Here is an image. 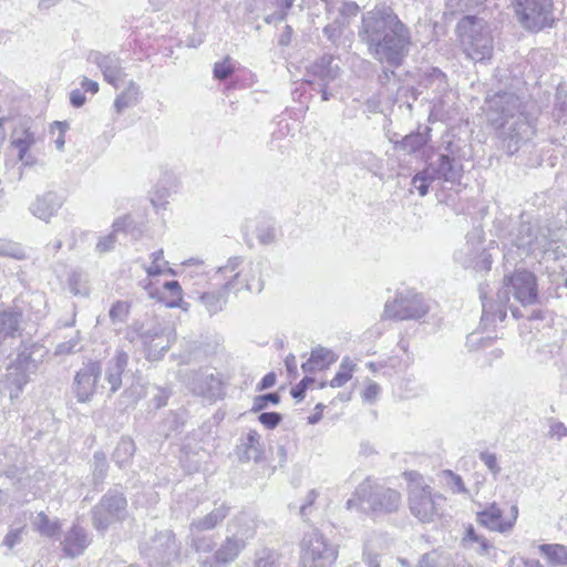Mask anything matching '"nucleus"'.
Listing matches in <instances>:
<instances>
[{
    "label": "nucleus",
    "instance_id": "nucleus-57",
    "mask_svg": "<svg viewBox=\"0 0 567 567\" xmlns=\"http://www.w3.org/2000/svg\"><path fill=\"white\" fill-rule=\"evenodd\" d=\"M257 238L258 240L264 244L268 245L275 241L276 239V231L272 226H261L257 229Z\"/></svg>",
    "mask_w": 567,
    "mask_h": 567
},
{
    "label": "nucleus",
    "instance_id": "nucleus-25",
    "mask_svg": "<svg viewBox=\"0 0 567 567\" xmlns=\"http://www.w3.org/2000/svg\"><path fill=\"white\" fill-rule=\"evenodd\" d=\"M90 544V538L85 529L74 525L64 535L61 545L66 556L74 558L81 555Z\"/></svg>",
    "mask_w": 567,
    "mask_h": 567
},
{
    "label": "nucleus",
    "instance_id": "nucleus-34",
    "mask_svg": "<svg viewBox=\"0 0 567 567\" xmlns=\"http://www.w3.org/2000/svg\"><path fill=\"white\" fill-rule=\"evenodd\" d=\"M231 526H235L236 530L233 532L230 536L236 537L237 539L244 538L245 547L247 546L248 540L254 538L256 534L254 523L246 515L236 516L229 524V528Z\"/></svg>",
    "mask_w": 567,
    "mask_h": 567
},
{
    "label": "nucleus",
    "instance_id": "nucleus-19",
    "mask_svg": "<svg viewBox=\"0 0 567 567\" xmlns=\"http://www.w3.org/2000/svg\"><path fill=\"white\" fill-rule=\"evenodd\" d=\"M245 549L244 538L237 539L230 535L225 538L219 548L215 550L210 560H204L203 565L209 567L227 566L235 561Z\"/></svg>",
    "mask_w": 567,
    "mask_h": 567
},
{
    "label": "nucleus",
    "instance_id": "nucleus-18",
    "mask_svg": "<svg viewBox=\"0 0 567 567\" xmlns=\"http://www.w3.org/2000/svg\"><path fill=\"white\" fill-rule=\"evenodd\" d=\"M128 364V354L117 349L115 354L109 359L104 368V381L109 385L110 394H114L122 388V375Z\"/></svg>",
    "mask_w": 567,
    "mask_h": 567
},
{
    "label": "nucleus",
    "instance_id": "nucleus-36",
    "mask_svg": "<svg viewBox=\"0 0 567 567\" xmlns=\"http://www.w3.org/2000/svg\"><path fill=\"white\" fill-rule=\"evenodd\" d=\"M282 555L272 548H261L255 553L252 567H282Z\"/></svg>",
    "mask_w": 567,
    "mask_h": 567
},
{
    "label": "nucleus",
    "instance_id": "nucleus-29",
    "mask_svg": "<svg viewBox=\"0 0 567 567\" xmlns=\"http://www.w3.org/2000/svg\"><path fill=\"white\" fill-rule=\"evenodd\" d=\"M237 450L241 461H259L262 454L259 433L256 430H250Z\"/></svg>",
    "mask_w": 567,
    "mask_h": 567
},
{
    "label": "nucleus",
    "instance_id": "nucleus-6",
    "mask_svg": "<svg viewBox=\"0 0 567 567\" xmlns=\"http://www.w3.org/2000/svg\"><path fill=\"white\" fill-rule=\"evenodd\" d=\"M127 517V499L117 488L109 489L91 511L92 525L100 533H105Z\"/></svg>",
    "mask_w": 567,
    "mask_h": 567
},
{
    "label": "nucleus",
    "instance_id": "nucleus-45",
    "mask_svg": "<svg viewBox=\"0 0 567 567\" xmlns=\"http://www.w3.org/2000/svg\"><path fill=\"white\" fill-rule=\"evenodd\" d=\"M310 357L316 360L317 365H319L321 370L328 368L337 360V357L331 350L320 346L312 349Z\"/></svg>",
    "mask_w": 567,
    "mask_h": 567
},
{
    "label": "nucleus",
    "instance_id": "nucleus-38",
    "mask_svg": "<svg viewBox=\"0 0 567 567\" xmlns=\"http://www.w3.org/2000/svg\"><path fill=\"white\" fill-rule=\"evenodd\" d=\"M32 525L38 533L45 537H53L58 535L61 528L58 520H51L43 512L38 513L32 520Z\"/></svg>",
    "mask_w": 567,
    "mask_h": 567
},
{
    "label": "nucleus",
    "instance_id": "nucleus-20",
    "mask_svg": "<svg viewBox=\"0 0 567 567\" xmlns=\"http://www.w3.org/2000/svg\"><path fill=\"white\" fill-rule=\"evenodd\" d=\"M64 199L61 195L54 192H47L38 196L30 205L29 209L37 218L49 221L56 215L62 207Z\"/></svg>",
    "mask_w": 567,
    "mask_h": 567
},
{
    "label": "nucleus",
    "instance_id": "nucleus-1",
    "mask_svg": "<svg viewBox=\"0 0 567 567\" xmlns=\"http://www.w3.org/2000/svg\"><path fill=\"white\" fill-rule=\"evenodd\" d=\"M488 122L499 130L502 148L512 156L527 145L536 134L534 118L526 104L514 92L499 91L486 97Z\"/></svg>",
    "mask_w": 567,
    "mask_h": 567
},
{
    "label": "nucleus",
    "instance_id": "nucleus-30",
    "mask_svg": "<svg viewBox=\"0 0 567 567\" xmlns=\"http://www.w3.org/2000/svg\"><path fill=\"white\" fill-rule=\"evenodd\" d=\"M231 289H234V282L227 281L218 291L203 293L200 301L210 315H215L223 310L227 302V293Z\"/></svg>",
    "mask_w": 567,
    "mask_h": 567
},
{
    "label": "nucleus",
    "instance_id": "nucleus-8",
    "mask_svg": "<svg viewBox=\"0 0 567 567\" xmlns=\"http://www.w3.org/2000/svg\"><path fill=\"white\" fill-rule=\"evenodd\" d=\"M519 23L529 32H539L554 23L553 0H513Z\"/></svg>",
    "mask_w": 567,
    "mask_h": 567
},
{
    "label": "nucleus",
    "instance_id": "nucleus-5",
    "mask_svg": "<svg viewBox=\"0 0 567 567\" xmlns=\"http://www.w3.org/2000/svg\"><path fill=\"white\" fill-rule=\"evenodd\" d=\"M338 548L318 529L306 533L300 540V567H332Z\"/></svg>",
    "mask_w": 567,
    "mask_h": 567
},
{
    "label": "nucleus",
    "instance_id": "nucleus-14",
    "mask_svg": "<svg viewBox=\"0 0 567 567\" xmlns=\"http://www.w3.org/2000/svg\"><path fill=\"white\" fill-rule=\"evenodd\" d=\"M443 497L434 494L430 486L414 485L411 487L409 505L411 513L421 522H431L439 515V503Z\"/></svg>",
    "mask_w": 567,
    "mask_h": 567
},
{
    "label": "nucleus",
    "instance_id": "nucleus-23",
    "mask_svg": "<svg viewBox=\"0 0 567 567\" xmlns=\"http://www.w3.org/2000/svg\"><path fill=\"white\" fill-rule=\"evenodd\" d=\"M476 522L492 532L508 533L513 528V522L503 519V511L496 503L489 504L485 509L478 512Z\"/></svg>",
    "mask_w": 567,
    "mask_h": 567
},
{
    "label": "nucleus",
    "instance_id": "nucleus-48",
    "mask_svg": "<svg viewBox=\"0 0 567 567\" xmlns=\"http://www.w3.org/2000/svg\"><path fill=\"white\" fill-rule=\"evenodd\" d=\"M280 402V395L276 392L257 395L254 399L250 412L257 413L265 410L269 404L277 405Z\"/></svg>",
    "mask_w": 567,
    "mask_h": 567
},
{
    "label": "nucleus",
    "instance_id": "nucleus-54",
    "mask_svg": "<svg viewBox=\"0 0 567 567\" xmlns=\"http://www.w3.org/2000/svg\"><path fill=\"white\" fill-rule=\"evenodd\" d=\"M319 493L316 489L309 491L306 497V502L299 507V514L303 520H307L312 512V505L318 498Z\"/></svg>",
    "mask_w": 567,
    "mask_h": 567
},
{
    "label": "nucleus",
    "instance_id": "nucleus-44",
    "mask_svg": "<svg viewBox=\"0 0 567 567\" xmlns=\"http://www.w3.org/2000/svg\"><path fill=\"white\" fill-rule=\"evenodd\" d=\"M0 256L10 257L16 260H23L27 255L23 248L13 241L0 239Z\"/></svg>",
    "mask_w": 567,
    "mask_h": 567
},
{
    "label": "nucleus",
    "instance_id": "nucleus-4",
    "mask_svg": "<svg viewBox=\"0 0 567 567\" xmlns=\"http://www.w3.org/2000/svg\"><path fill=\"white\" fill-rule=\"evenodd\" d=\"M125 338L130 342L138 340L147 353L148 360H159L171 348V330L161 322L134 321L128 326Z\"/></svg>",
    "mask_w": 567,
    "mask_h": 567
},
{
    "label": "nucleus",
    "instance_id": "nucleus-10",
    "mask_svg": "<svg viewBox=\"0 0 567 567\" xmlns=\"http://www.w3.org/2000/svg\"><path fill=\"white\" fill-rule=\"evenodd\" d=\"M142 553L151 563L157 565H169L178 560L181 546L172 530H163L155 534L142 546Z\"/></svg>",
    "mask_w": 567,
    "mask_h": 567
},
{
    "label": "nucleus",
    "instance_id": "nucleus-39",
    "mask_svg": "<svg viewBox=\"0 0 567 567\" xmlns=\"http://www.w3.org/2000/svg\"><path fill=\"white\" fill-rule=\"evenodd\" d=\"M539 550L553 565H567V547L560 544H544Z\"/></svg>",
    "mask_w": 567,
    "mask_h": 567
},
{
    "label": "nucleus",
    "instance_id": "nucleus-52",
    "mask_svg": "<svg viewBox=\"0 0 567 567\" xmlns=\"http://www.w3.org/2000/svg\"><path fill=\"white\" fill-rule=\"evenodd\" d=\"M258 420L265 427L272 430L279 425L282 416L278 412H262Z\"/></svg>",
    "mask_w": 567,
    "mask_h": 567
},
{
    "label": "nucleus",
    "instance_id": "nucleus-9",
    "mask_svg": "<svg viewBox=\"0 0 567 567\" xmlns=\"http://www.w3.org/2000/svg\"><path fill=\"white\" fill-rule=\"evenodd\" d=\"M503 287L498 290V299L503 303L509 301V295L523 306L537 302V284L534 274L527 270H517L503 279Z\"/></svg>",
    "mask_w": 567,
    "mask_h": 567
},
{
    "label": "nucleus",
    "instance_id": "nucleus-60",
    "mask_svg": "<svg viewBox=\"0 0 567 567\" xmlns=\"http://www.w3.org/2000/svg\"><path fill=\"white\" fill-rule=\"evenodd\" d=\"M116 243V236L112 233L102 237L96 244V250L101 254L112 250Z\"/></svg>",
    "mask_w": 567,
    "mask_h": 567
},
{
    "label": "nucleus",
    "instance_id": "nucleus-22",
    "mask_svg": "<svg viewBox=\"0 0 567 567\" xmlns=\"http://www.w3.org/2000/svg\"><path fill=\"white\" fill-rule=\"evenodd\" d=\"M262 262H249L246 267L238 270L233 278L234 288L237 284L250 292H261L264 289V281L261 280Z\"/></svg>",
    "mask_w": 567,
    "mask_h": 567
},
{
    "label": "nucleus",
    "instance_id": "nucleus-63",
    "mask_svg": "<svg viewBox=\"0 0 567 567\" xmlns=\"http://www.w3.org/2000/svg\"><path fill=\"white\" fill-rule=\"evenodd\" d=\"M351 377L352 374L350 372L339 369L334 378L330 381V386L341 388L351 379Z\"/></svg>",
    "mask_w": 567,
    "mask_h": 567
},
{
    "label": "nucleus",
    "instance_id": "nucleus-51",
    "mask_svg": "<svg viewBox=\"0 0 567 567\" xmlns=\"http://www.w3.org/2000/svg\"><path fill=\"white\" fill-rule=\"evenodd\" d=\"M234 72L230 59L227 56L224 61L215 63L214 76L218 80L228 79Z\"/></svg>",
    "mask_w": 567,
    "mask_h": 567
},
{
    "label": "nucleus",
    "instance_id": "nucleus-26",
    "mask_svg": "<svg viewBox=\"0 0 567 567\" xmlns=\"http://www.w3.org/2000/svg\"><path fill=\"white\" fill-rule=\"evenodd\" d=\"M493 38H463L462 47L466 56L475 62L489 59L493 53Z\"/></svg>",
    "mask_w": 567,
    "mask_h": 567
},
{
    "label": "nucleus",
    "instance_id": "nucleus-41",
    "mask_svg": "<svg viewBox=\"0 0 567 567\" xmlns=\"http://www.w3.org/2000/svg\"><path fill=\"white\" fill-rule=\"evenodd\" d=\"M34 143V135L29 130L23 131V137H19L12 141V146L18 148V158L23 163V165L32 164V158L30 155H28V151Z\"/></svg>",
    "mask_w": 567,
    "mask_h": 567
},
{
    "label": "nucleus",
    "instance_id": "nucleus-33",
    "mask_svg": "<svg viewBox=\"0 0 567 567\" xmlns=\"http://www.w3.org/2000/svg\"><path fill=\"white\" fill-rule=\"evenodd\" d=\"M138 85L134 81H130L127 87L114 101L116 113L121 114L125 109L135 105L138 101Z\"/></svg>",
    "mask_w": 567,
    "mask_h": 567
},
{
    "label": "nucleus",
    "instance_id": "nucleus-61",
    "mask_svg": "<svg viewBox=\"0 0 567 567\" xmlns=\"http://www.w3.org/2000/svg\"><path fill=\"white\" fill-rule=\"evenodd\" d=\"M23 528L10 529L3 538V545L9 549H12L17 544L21 542Z\"/></svg>",
    "mask_w": 567,
    "mask_h": 567
},
{
    "label": "nucleus",
    "instance_id": "nucleus-46",
    "mask_svg": "<svg viewBox=\"0 0 567 567\" xmlns=\"http://www.w3.org/2000/svg\"><path fill=\"white\" fill-rule=\"evenodd\" d=\"M128 313L130 303L123 300H118L111 307L109 316L113 323H123L127 320Z\"/></svg>",
    "mask_w": 567,
    "mask_h": 567
},
{
    "label": "nucleus",
    "instance_id": "nucleus-56",
    "mask_svg": "<svg viewBox=\"0 0 567 567\" xmlns=\"http://www.w3.org/2000/svg\"><path fill=\"white\" fill-rule=\"evenodd\" d=\"M59 130V135L56 137V140L54 141L55 143V146L59 151H62L63 147H64V133L65 131L69 128V124L68 122H60V121H55L53 122V124L51 125V133L54 134V130Z\"/></svg>",
    "mask_w": 567,
    "mask_h": 567
},
{
    "label": "nucleus",
    "instance_id": "nucleus-62",
    "mask_svg": "<svg viewBox=\"0 0 567 567\" xmlns=\"http://www.w3.org/2000/svg\"><path fill=\"white\" fill-rule=\"evenodd\" d=\"M549 436L556 437L557 440H561L567 436L566 425L563 422L551 420L549 425Z\"/></svg>",
    "mask_w": 567,
    "mask_h": 567
},
{
    "label": "nucleus",
    "instance_id": "nucleus-24",
    "mask_svg": "<svg viewBox=\"0 0 567 567\" xmlns=\"http://www.w3.org/2000/svg\"><path fill=\"white\" fill-rule=\"evenodd\" d=\"M229 512L230 507L223 503L212 509L205 516L193 518L189 523V533L199 534L203 532L213 530L224 522V519L229 515Z\"/></svg>",
    "mask_w": 567,
    "mask_h": 567
},
{
    "label": "nucleus",
    "instance_id": "nucleus-47",
    "mask_svg": "<svg viewBox=\"0 0 567 567\" xmlns=\"http://www.w3.org/2000/svg\"><path fill=\"white\" fill-rule=\"evenodd\" d=\"M93 458V477L95 482L102 483L106 477L109 467L106 456L103 452H95Z\"/></svg>",
    "mask_w": 567,
    "mask_h": 567
},
{
    "label": "nucleus",
    "instance_id": "nucleus-13",
    "mask_svg": "<svg viewBox=\"0 0 567 567\" xmlns=\"http://www.w3.org/2000/svg\"><path fill=\"white\" fill-rule=\"evenodd\" d=\"M454 259L463 267L473 268L476 271H488L492 265V255L483 247L477 233L467 235L464 247L454 254Z\"/></svg>",
    "mask_w": 567,
    "mask_h": 567
},
{
    "label": "nucleus",
    "instance_id": "nucleus-28",
    "mask_svg": "<svg viewBox=\"0 0 567 567\" xmlns=\"http://www.w3.org/2000/svg\"><path fill=\"white\" fill-rule=\"evenodd\" d=\"M432 169L436 172L439 179L447 183H457L462 177V166L446 154H441L437 161L432 162Z\"/></svg>",
    "mask_w": 567,
    "mask_h": 567
},
{
    "label": "nucleus",
    "instance_id": "nucleus-12",
    "mask_svg": "<svg viewBox=\"0 0 567 567\" xmlns=\"http://www.w3.org/2000/svg\"><path fill=\"white\" fill-rule=\"evenodd\" d=\"M429 312V306L415 292L400 293L384 306V316L394 320H417Z\"/></svg>",
    "mask_w": 567,
    "mask_h": 567
},
{
    "label": "nucleus",
    "instance_id": "nucleus-11",
    "mask_svg": "<svg viewBox=\"0 0 567 567\" xmlns=\"http://www.w3.org/2000/svg\"><path fill=\"white\" fill-rule=\"evenodd\" d=\"M369 50L374 59L391 68L402 64L409 52V38H368Z\"/></svg>",
    "mask_w": 567,
    "mask_h": 567
},
{
    "label": "nucleus",
    "instance_id": "nucleus-35",
    "mask_svg": "<svg viewBox=\"0 0 567 567\" xmlns=\"http://www.w3.org/2000/svg\"><path fill=\"white\" fill-rule=\"evenodd\" d=\"M135 453V444L130 437H122L117 443L112 458L118 467L126 466Z\"/></svg>",
    "mask_w": 567,
    "mask_h": 567
},
{
    "label": "nucleus",
    "instance_id": "nucleus-64",
    "mask_svg": "<svg viewBox=\"0 0 567 567\" xmlns=\"http://www.w3.org/2000/svg\"><path fill=\"white\" fill-rule=\"evenodd\" d=\"M379 393H380L379 384L375 382H371L365 388L362 396H363L364 401L373 402L378 398Z\"/></svg>",
    "mask_w": 567,
    "mask_h": 567
},
{
    "label": "nucleus",
    "instance_id": "nucleus-32",
    "mask_svg": "<svg viewBox=\"0 0 567 567\" xmlns=\"http://www.w3.org/2000/svg\"><path fill=\"white\" fill-rule=\"evenodd\" d=\"M430 128L425 133L413 132L405 135L401 141L394 143L396 150H401L408 154L420 151L429 141Z\"/></svg>",
    "mask_w": 567,
    "mask_h": 567
},
{
    "label": "nucleus",
    "instance_id": "nucleus-43",
    "mask_svg": "<svg viewBox=\"0 0 567 567\" xmlns=\"http://www.w3.org/2000/svg\"><path fill=\"white\" fill-rule=\"evenodd\" d=\"M32 372L25 370H9L7 375L8 382L16 386L14 390L10 391V399L13 400L19 396V393L22 391L23 386L29 382L30 374Z\"/></svg>",
    "mask_w": 567,
    "mask_h": 567
},
{
    "label": "nucleus",
    "instance_id": "nucleus-17",
    "mask_svg": "<svg viewBox=\"0 0 567 567\" xmlns=\"http://www.w3.org/2000/svg\"><path fill=\"white\" fill-rule=\"evenodd\" d=\"M87 60L96 64L103 73L104 80L117 86V83L125 75L120 59L115 54H103L100 51H91Z\"/></svg>",
    "mask_w": 567,
    "mask_h": 567
},
{
    "label": "nucleus",
    "instance_id": "nucleus-3",
    "mask_svg": "<svg viewBox=\"0 0 567 567\" xmlns=\"http://www.w3.org/2000/svg\"><path fill=\"white\" fill-rule=\"evenodd\" d=\"M357 502L364 512L377 515L391 514L400 508L402 497L399 491L367 477L358 485L353 497L348 499L347 507L351 508Z\"/></svg>",
    "mask_w": 567,
    "mask_h": 567
},
{
    "label": "nucleus",
    "instance_id": "nucleus-53",
    "mask_svg": "<svg viewBox=\"0 0 567 567\" xmlns=\"http://www.w3.org/2000/svg\"><path fill=\"white\" fill-rule=\"evenodd\" d=\"M480 460L484 463V465L493 473L494 476H497L501 472V467L497 462V457L494 453L489 452H481Z\"/></svg>",
    "mask_w": 567,
    "mask_h": 567
},
{
    "label": "nucleus",
    "instance_id": "nucleus-49",
    "mask_svg": "<svg viewBox=\"0 0 567 567\" xmlns=\"http://www.w3.org/2000/svg\"><path fill=\"white\" fill-rule=\"evenodd\" d=\"M152 264L145 267V271L150 277H155L164 274L163 266L167 265V261L164 260V251L163 249H158L151 255Z\"/></svg>",
    "mask_w": 567,
    "mask_h": 567
},
{
    "label": "nucleus",
    "instance_id": "nucleus-59",
    "mask_svg": "<svg viewBox=\"0 0 567 567\" xmlns=\"http://www.w3.org/2000/svg\"><path fill=\"white\" fill-rule=\"evenodd\" d=\"M412 186L417 190L420 196H425L429 193L430 184L424 174L416 173L411 182Z\"/></svg>",
    "mask_w": 567,
    "mask_h": 567
},
{
    "label": "nucleus",
    "instance_id": "nucleus-15",
    "mask_svg": "<svg viewBox=\"0 0 567 567\" xmlns=\"http://www.w3.org/2000/svg\"><path fill=\"white\" fill-rule=\"evenodd\" d=\"M102 364L97 360L84 362L81 369L75 373L73 380V392L79 402L91 401L95 394L102 375Z\"/></svg>",
    "mask_w": 567,
    "mask_h": 567
},
{
    "label": "nucleus",
    "instance_id": "nucleus-50",
    "mask_svg": "<svg viewBox=\"0 0 567 567\" xmlns=\"http://www.w3.org/2000/svg\"><path fill=\"white\" fill-rule=\"evenodd\" d=\"M190 546L198 553H209L214 548V543L209 537L190 534Z\"/></svg>",
    "mask_w": 567,
    "mask_h": 567
},
{
    "label": "nucleus",
    "instance_id": "nucleus-37",
    "mask_svg": "<svg viewBox=\"0 0 567 567\" xmlns=\"http://www.w3.org/2000/svg\"><path fill=\"white\" fill-rule=\"evenodd\" d=\"M21 315L16 311H0V341L7 337H13L18 331Z\"/></svg>",
    "mask_w": 567,
    "mask_h": 567
},
{
    "label": "nucleus",
    "instance_id": "nucleus-31",
    "mask_svg": "<svg viewBox=\"0 0 567 567\" xmlns=\"http://www.w3.org/2000/svg\"><path fill=\"white\" fill-rule=\"evenodd\" d=\"M481 298L483 307L482 321L485 324L495 323L496 321H503L506 318V303L501 302L498 298L496 299L495 302L486 300V298L483 297V295H481Z\"/></svg>",
    "mask_w": 567,
    "mask_h": 567
},
{
    "label": "nucleus",
    "instance_id": "nucleus-16",
    "mask_svg": "<svg viewBox=\"0 0 567 567\" xmlns=\"http://www.w3.org/2000/svg\"><path fill=\"white\" fill-rule=\"evenodd\" d=\"M187 386L195 395L216 398L220 393L221 382L213 372L199 370L190 373Z\"/></svg>",
    "mask_w": 567,
    "mask_h": 567
},
{
    "label": "nucleus",
    "instance_id": "nucleus-42",
    "mask_svg": "<svg viewBox=\"0 0 567 567\" xmlns=\"http://www.w3.org/2000/svg\"><path fill=\"white\" fill-rule=\"evenodd\" d=\"M83 349L80 331H75L74 336L69 340L60 342L54 349V355H69L78 353Z\"/></svg>",
    "mask_w": 567,
    "mask_h": 567
},
{
    "label": "nucleus",
    "instance_id": "nucleus-7",
    "mask_svg": "<svg viewBox=\"0 0 567 567\" xmlns=\"http://www.w3.org/2000/svg\"><path fill=\"white\" fill-rule=\"evenodd\" d=\"M406 32V25L393 9L383 3L362 16V32L359 35H404Z\"/></svg>",
    "mask_w": 567,
    "mask_h": 567
},
{
    "label": "nucleus",
    "instance_id": "nucleus-55",
    "mask_svg": "<svg viewBox=\"0 0 567 567\" xmlns=\"http://www.w3.org/2000/svg\"><path fill=\"white\" fill-rule=\"evenodd\" d=\"M315 382V379L306 375L296 386H293L290 391V394L293 399L299 401L303 400L306 390L310 384Z\"/></svg>",
    "mask_w": 567,
    "mask_h": 567
},
{
    "label": "nucleus",
    "instance_id": "nucleus-40",
    "mask_svg": "<svg viewBox=\"0 0 567 567\" xmlns=\"http://www.w3.org/2000/svg\"><path fill=\"white\" fill-rule=\"evenodd\" d=\"M483 27V19L475 16H465L456 25V35H481Z\"/></svg>",
    "mask_w": 567,
    "mask_h": 567
},
{
    "label": "nucleus",
    "instance_id": "nucleus-21",
    "mask_svg": "<svg viewBox=\"0 0 567 567\" xmlns=\"http://www.w3.org/2000/svg\"><path fill=\"white\" fill-rule=\"evenodd\" d=\"M22 347L23 348L19 351L17 359L8 370H25L34 373L39 363H41L44 358L45 349L43 346L38 343H33L29 347L23 344Z\"/></svg>",
    "mask_w": 567,
    "mask_h": 567
},
{
    "label": "nucleus",
    "instance_id": "nucleus-2",
    "mask_svg": "<svg viewBox=\"0 0 567 567\" xmlns=\"http://www.w3.org/2000/svg\"><path fill=\"white\" fill-rule=\"evenodd\" d=\"M565 234L566 229L539 220L522 221L516 229L514 245L526 255L539 251L557 259Z\"/></svg>",
    "mask_w": 567,
    "mask_h": 567
},
{
    "label": "nucleus",
    "instance_id": "nucleus-58",
    "mask_svg": "<svg viewBox=\"0 0 567 567\" xmlns=\"http://www.w3.org/2000/svg\"><path fill=\"white\" fill-rule=\"evenodd\" d=\"M295 0H276V6L280 9L278 14H274L266 19V22L270 23L271 21H284L285 20V11L289 10Z\"/></svg>",
    "mask_w": 567,
    "mask_h": 567
},
{
    "label": "nucleus",
    "instance_id": "nucleus-27",
    "mask_svg": "<svg viewBox=\"0 0 567 567\" xmlns=\"http://www.w3.org/2000/svg\"><path fill=\"white\" fill-rule=\"evenodd\" d=\"M332 62L333 58L331 55H323L310 65L308 73L318 79L324 86H328L340 75V68L337 64L333 65Z\"/></svg>",
    "mask_w": 567,
    "mask_h": 567
}]
</instances>
